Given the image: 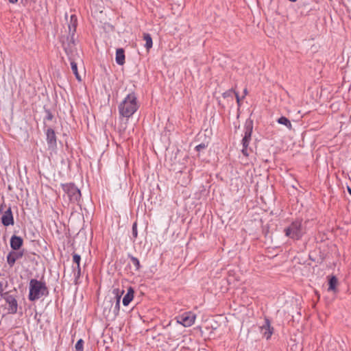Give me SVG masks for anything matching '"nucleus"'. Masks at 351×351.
Returning a JSON list of instances; mask_svg holds the SVG:
<instances>
[{
	"instance_id": "nucleus-1",
	"label": "nucleus",
	"mask_w": 351,
	"mask_h": 351,
	"mask_svg": "<svg viewBox=\"0 0 351 351\" xmlns=\"http://www.w3.org/2000/svg\"><path fill=\"white\" fill-rule=\"evenodd\" d=\"M138 107L136 95L131 93L119 104L118 110L121 117L129 119L137 111Z\"/></svg>"
},
{
	"instance_id": "nucleus-2",
	"label": "nucleus",
	"mask_w": 351,
	"mask_h": 351,
	"mask_svg": "<svg viewBox=\"0 0 351 351\" xmlns=\"http://www.w3.org/2000/svg\"><path fill=\"white\" fill-rule=\"evenodd\" d=\"M29 289L28 299L31 302L38 300L49 294L48 288L45 282L36 279L30 280Z\"/></svg>"
},
{
	"instance_id": "nucleus-3",
	"label": "nucleus",
	"mask_w": 351,
	"mask_h": 351,
	"mask_svg": "<svg viewBox=\"0 0 351 351\" xmlns=\"http://www.w3.org/2000/svg\"><path fill=\"white\" fill-rule=\"evenodd\" d=\"M74 45L73 41H71L67 45L65 43L63 44L64 51L69 56L72 71L76 79L80 82L82 79L77 71V60H80V57L77 53H73Z\"/></svg>"
},
{
	"instance_id": "nucleus-4",
	"label": "nucleus",
	"mask_w": 351,
	"mask_h": 351,
	"mask_svg": "<svg viewBox=\"0 0 351 351\" xmlns=\"http://www.w3.org/2000/svg\"><path fill=\"white\" fill-rule=\"evenodd\" d=\"M285 233L289 239L299 240L304 233V228L302 221L296 220L293 221L287 228L285 229Z\"/></svg>"
},
{
	"instance_id": "nucleus-5",
	"label": "nucleus",
	"mask_w": 351,
	"mask_h": 351,
	"mask_svg": "<svg viewBox=\"0 0 351 351\" xmlns=\"http://www.w3.org/2000/svg\"><path fill=\"white\" fill-rule=\"evenodd\" d=\"M71 202H77L81 197L80 191L73 184H68L63 186Z\"/></svg>"
},
{
	"instance_id": "nucleus-6",
	"label": "nucleus",
	"mask_w": 351,
	"mask_h": 351,
	"mask_svg": "<svg viewBox=\"0 0 351 351\" xmlns=\"http://www.w3.org/2000/svg\"><path fill=\"white\" fill-rule=\"evenodd\" d=\"M195 318V315L192 312H184L177 317V322L184 327H189L194 324Z\"/></svg>"
},
{
	"instance_id": "nucleus-7",
	"label": "nucleus",
	"mask_w": 351,
	"mask_h": 351,
	"mask_svg": "<svg viewBox=\"0 0 351 351\" xmlns=\"http://www.w3.org/2000/svg\"><path fill=\"white\" fill-rule=\"evenodd\" d=\"M253 130V121L247 119L244 125V136L242 139V145L247 147L250 141H251L252 134Z\"/></svg>"
},
{
	"instance_id": "nucleus-8",
	"label": "nucleus",
	"mask_w": 351,
	"mask_h": 351,
	"mask_svg": "<svg viewBox=\"0 0 351 351\" xmlns=\"http://www.w3.org/2000/svg\"><path fill=\"white\" fill-rule=\"evenodd\" d=\"M3 298L8 304V310L9 313L12 314L16 313L18 308V303L15 297H14L12 295H10L8 292H5L3 294Z\"/></svg>"
},
{
	"instance_id": "nucleus-9",
	"label": "nucleus",
	"mask_w": 351,
	"mask_h": 351,
	"mask_svg": "<svg viewBox=\"0 0 351 351\" xmlns=\"http://www.w3.org/2000/svg\"><path fill=\"white\" fill-rule=\"evenodd\" d=\"M260 331L266 339H269L274 332V328L271 326L268 318L265 319V324L260 327Z\"/></svg>"
},
{
	"instance_id": "nucleus-10",
	"label": "nucleus",
	"mask_w": 351,
	"mask_h": 351,
	"mask_svg": "<svg viewBox=\"0 0 351 351\" xmlns=\"http://www.w3.org/2000/svg\"><path fill=\"white\" fill-rule=\"evenodd\" d=\"M25 254V251H10L7 255V262L10 267H13L15 262L21 258Z\"/></svg>"
},
{
	"instance_id": "nucleus-11",
	"label": "nucleus",
	"mask_w": 351,
	"mask_h": 351,
	"mask_svg": "<svg viewBox=\"0 0 351 351\" xmlns=\"http://www.w3.org/2000/svg\"><path fill=\"white\" fill-rule=\"evenodd\" d=\"M77 25V16L75 14L71 15L70 20L68 22V28H69V34L71 36V40H73V36H74L75 31H76Z\"/></svg>"
},
{
	"instance_id": "nucleus-12",
	"label": "nucleus",
	"mask_w": 351,
	"mask_h": 351,
	"mask_svg": "<svg viewBox=\"0 0 351 351\" xmlns=\"http://www.w3.org/2000/svg\"><path fill=\"white\" fill-rule=\"evenodd\" d=\"M124 291H120L119 289H114L113 290V293L115 295L116 302L113 307V313L115 316L118 315L120 310V301L121 298L123 293Z\"/></svg>"
},
{
	"instance_id": "nucleus-13",
	"label": "nucleus",
	"mask_w": 351,
	"mask_h": 351,
	"mask_svg": "<svg viewBox=\"0 0 351 351\" xmlns=\"http://www.w3.org/2000/svg\"><path fill=\"white\" fill-rule=\"evenodd\" d=\"M1 222L5 226L14 224V218L12 213L11 208H8L1 217Z\"/></svg>"
},
{
	"instance_id": "nucleus-14",
	"label": "nucleus",
	"mask_w": 351,
	"mask_h": 351,
	"mask_svg": "<svg viewBox=\"0 0 351 351\" xmlns=\"http://www.w3.org/2000/svg\"><path fill=\"white\" fill-rule=\"evenodd\" d=\"M47 141L49 147H53L56 145V136L55 132L51 128H48L46 132Z\"/></svg>"
},
{
	"instance_id": "nucleus-15",
	"label": "nucleus",
	"mask_w": 351,
	"mask_h": 351,
	"mask_svg": "<svg viewBox=\"0 0 351 351\" xmlns=\"http://www.w3.org/2000/svg\"><path fill=\"white\" fill-rule=\"evenodd\" d=\"M134 290L132 287H129L127 290V293L123 298V304L125 306H128L129 304L134 298Z\"/></svg>"
},
{
	"instance_id": "nucleus-16",
	"label": "nucleus",
	"mask_w": 351,
	"mask_h": 351,
	"mask_svg": "<svg viewBox=\"0 0 351 351\" xmlns=\"http://www.w3.org/2000/svg\"><path fill=\"white\" fill-rule=\"evenodd\" d=\"M116 62L119 65H123L125 63V53L122 48L117 49L116 51Z\"/></svg>"
},
{
	"instance_id": "nucleus-17",
	"label": "nucleus",
	"mask_w": 351,
	"mask_h": 351,
	"mask_svg": "<svg viewBox=\"0 0 351 351\" xmlns=\"http://www.w3.org/2000/svg\"><path fill=\"white\" fill-rule=\"evenodd\" d=\"M338 280L336 276H332L328 280V288L329 291H335Z\"/></svg>"
},
{
	"instance_id": "nucleus-18",
	"label": "nucleus",
	"mask_w": 351,
	"mask_h": 351,
	"mask_svg": "<svg viewBox=\"0 0 351 351\" xmlns=\"http://www.w3.org/2000/svg\"><path fill=\"white\" fill-rule=\"evenodd\" d=\"M143 39L145 41V47L147 50L150 49L152 47L153 42L152 36L148 33L143 34Z\"/></svg>"
},
{
	"instance_id": "nucleus-19",
	"label": "nucleus",
	"mask_w": 351,
	"mask_h": 351,
	"mask_svg": "<svg viewBox=\"0 0 351 351\" xmlns=\"http://www.w3.org/2000/svg\"><path fill=\"white\" fill-rule=\"evenodd\" d=\"M277 122L280 124L285 125L289 130L292 128L291 121L285 117H280L278 119Z\"/></svg>"
},
{
	"instance_id": "nucleus-20",
	"label": "nucleus",
	"mask_w": 351,
	"mask_h": 351,
	"mask_svg": "<svg viewBox=\"0 0 351 351\" xmlns=\"http://www.w3.org/2000/svg\"><path fill=\"white\" fill-rule=\"evenodd\" d=\"M23 244V243H10L12 251H25V250L22 248Z\"/></svg>"
},
{
	"instance_id": "nucleus-21",
	"label": "nucleus",
	"mask_w": 351,
	"mask_h": 351,
	"mask_svg": "<svg viewBox=\"0 0 351 351\" xmlns=\"http://www.w3.org/2000/svg\"><path fill=\"white\" fill-rule=\"evenodd\" d=\"M128 256L130 258L132 264L134 265L136 271H138L141 267L138 259L131 255H128Z\"/></svg>"
},
{
	"instance_id": "nucleus-22",
	"label": "nucleus",
	"mask_w": 351,
	"mask_h": 351,
	"mask_svg": "<svg viewBox=\"0 0 351 351\" xmlns=\"http://www.w3.org/2000/svg\"><path fill=\"white\" fill-rule=\"evenodd\" d=\"M83 346L84 341L82 339H80L77 341L75 348L77 351H83Z\"/></svg>"
},
{
	"instance_id": "nucleus-23",
	"label": "nucleus",
	"mask_w": 351,
	"mask_h": 351,
	"mask_svg": "<svg viewBox=\"0 0 351 351\" xmlns=\"http://www.w3.org/2000/svg\"><path fill=\"white\" fill-rule=\"evenodd\" d=\"M132 239L137 238L138 231H137V224L136 222H134L132 225Z\"/></svg>"
},
{
	"instance_id": "nucleus-24",
	"label": "nucleus",
	"mask_w": 351,
	"mask_h": 351,
	"mask_svg": "<svg viewBox=\"0 0 351 351\" xmlns=\"http://www.w3.org/2000/svg\"><path fill=\"white\" fill-rule=\"evenodd\" d=\"M74 270H75V273H74L75 278V280H77L81 275L80 265H77L76 269H74Z\"/></svg>"
},
{
	"instance_id": "nucleus-25",
	"label": "nucleus",
	"mask_w": 351,
	"mask_h": 351,
	"mask_svg": "<svg viewBox=\"0 0 351 351\" xmlns=\"http://www.w3.org/2000/svg\"><path fill=\"white\" fill-rule=\"evenodd\" d=\"M73 261L75 263L77 264V265H80V261H81L80 255L74 253L73 255Z\"/></svg>"
},
{
	"instance_id": "nucleus-26",
	"label": "nucleus",
	"mask_w": 351,
	"mask_h": 351,
	"mask_svg": "<svg viewBox=\"0 0 351 351\" xmlns=\"http://www.w3.org/2000/svg\"><path fill=\"white\" fill-rule=\"evenodd\" d=\"M8 282H6L5 285L4 286V283L0 281V295L3 297V291L5 287H7Z\"/></svg>"
},
{
	"instance_id": "nucleus-27",
	"label": "nucleus",
	"mask_w": 351,
	"mask_h": 351,
	"mask_svg": "<svg viewBox=\"0 0 351 351\" xmlns=\"http://www.w3.org/2000/svg\"><path fill=\"white\" fill-rule=\"evenodd\" d=\"M10 241H23L21 237H16V236H12L10 239Z\"/></svg>"
},
{
	"instance_id": "nucleus-28",
	"label": "nucleus",
	"mask_w": 351,
	"mask_h": 351,
	"mask_svg": "<svg viewBox=\"0 0 351 351\" xmlns=\"http://www.w3.org/2000/svg\"><path fill=\"white\" fill-rule=\"evenodd\" d=\"M204 148H205V145L203 143L199 144L195 147V149L197 151H200L201 149H204Z\"/></svg>"
},
{
	"instance_id": "nucleus-29",
	"label": "nucleus",
	"mask_w": 351,
	"mask_h": 351,
	"mask_svg": "<svg viewBox=\"0 0 351 351\" xmlns=\"http://www.w3.org/2000/svg\"><path fill=\"white\" fill-rule=\"evenodd\" d=\"M232 90H229L226 92H225L223 94V97H229L232 95Z\"/></svg>"
},
{
	"instance_id": "nucleus-30",
	"label": "nucleus",
	"mask_w": 351,
	"mask_h": 351,
	"mask_svg": "<svg viewBox=\"0 0 351 351\" xmlns=\"http://www.w3.org/2000/svg\"><path fill=\"white\" fill-rule=\"evenodd\" d=\"M247 148V147H245L244 145H243V149L241 152L244 156H248Z\"/></svg>"
},
{
	"instance_id": "nucleus-31",
	"label": "nucleus",
	"mask_w": 351,
	"mask_h": 351,
	"mask_svg": "<svg viewBox=\"0 0 351 351\" xmlns=\"http://www.w3.org/2000/svg\"><path fill=\"white\" fill-rule=\"evenodd\" d=\"M52 118H53V116H52L51 113L48 112V114H47V119L48 120H51V119H52Z\"/></svg>"
},
{
	"instance_id": "nucleus-32",
	"label": "nucleus",
	"mask_w": 351,
	"mask_h": 351,
	"mask_svg": "<svg viewBox=\"0 0 351 351\" xmlns=\"http://www.w3.org/2000/svg\"><path fill=\"white\" fill-rule=\"evenodd\" d=\"M234 94H235L237 102L239 103L240 98H239V96L238 93L234 92Z\"/></svg>"
},
{
	"instance_id": "nucleus-33",
	"label": "nucleus",
	"mask_w": 351,
	"mask_h": 351,
	"mask_svg": "<svg viewBox=\"0 0 351 351\" xmlns=\"http://www.w3.org/2000/svg\"><path fill=\"white\" fill-rule=\"evenodd\" d=\"M19 0H8V1L10 3H16L18 2Z\"/></svg>"
},
{
	"instance_id": "nucleus-34",
	"label": "nucleus",
	"mask_w": 351,
	"mask_h": 351,
	"mask_svg": "<svg viewBox=\"0 0 351 351\" xmlns=\"http://www.w3.org/2000/svg\"><path fill=\"white\" fill-rule=\"evenodd\" d=\"M107 303L108 304V306H110L111 307H112V305H113V304H112V301H111V300L108 301V302H107Z\"/></svg>"
},
{
	"instance_id": "nucleus-35",
	"label": "nucleus",
	"mask_w": 351,
	"mask_h": 351,
	"mask_svg": "<svg viewBox=\"0 0 351 351\" xmlns=\"http://www.w3.org/2000/svg\"><path fill=\"white\" fill-rule=\"evenodd\" d=\"M3 210V204H0V213H2Z\"/></svg>"
},
{
	"instance_id": "nucleus-36",
	"label": "nucleus",
	"mask_w": 351,
	"mask_h": 351,
	"mask_svg": "<svg viewBox=\"0 0 351 351\" xmlns=\"http://www.w3.org/2000/svg\"><path fill=\"white\" fill-rule=\"evenodd\" d=\"M348 191L351 195V189L350 187H348Z\"/></svg>"
},
{
	"instance_id": "nucleus-37",
	"label": "nucleus",
	"mask_w": 351,
	"mask_h": 351,
	"mask_svg": "<svg viewBox=\"0 0 351 351\" xmlns=\"http://www.w3.org/2000/svg\"><path fill=\"white\" fill-rule=\"evenodd\" d=\"M244 93H245V94H246V93H247V90H246V89H245V90H244Z\"/></svg>"
}]
</instances>
